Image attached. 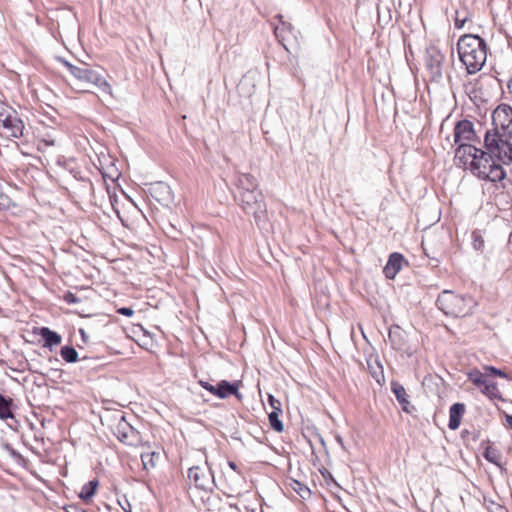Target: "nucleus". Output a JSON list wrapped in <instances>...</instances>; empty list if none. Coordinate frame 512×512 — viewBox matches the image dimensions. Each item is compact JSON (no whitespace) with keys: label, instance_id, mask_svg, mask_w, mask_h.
<instances>
[{"label":"nucleus","instance_id":"1","mask_svg":"<svg viewBox=\"0 0 512 512\" xmlns=\"http://www.w3.org/2000/svg\"><path fill=\"white\" fill-rule=\"evenodd\" d=\"M493 129L487 130L484 145L492 153L499 155V145L504 148L512 146V107L507 104L499 105L492 113Z\"/></svg>","mask_w":512,"mask_h":512},{"label":"nucleus","instance_id":"2","mask_svg":"<svg viewBox=\"0 0 512 512\" xmlns=\"http://www.w3.org/2000/svg\"><path fill=\"white\" fill-rule=\"evenodd\" d=\"M457 51L468 74H475L480 71L487 59V44L478 35L466 34L461 36L457 43Z\"/></svg>","mask_w":512,"mask_h":512},{"label":"nucleus","instance_id":"3","mask_svg":"<svg viewBox=\"0 0 512 512\" xmlns=\"http://www.w3.org/2000/svg\"><path fill=\"white\" fill-rule=\"evenodd\" d=\"M61 62L74 78L75 85L82 91L88 92L92 88H97L102 93L112 96L111 85L105 79L101 68L92 67L83 62L78 65L66 60H61Z\"/></svg>","mask_w":512,"mask_h":512},{"label":"nucleus","instance_id":"4","mask_svg":"<svg viewBox=\"0 0 512 512\" xmlns=\"http://www.w3.org/2000/svg\"><path fill=\"white\" fill-rule=\"evenodd\" d=\"M494 377H500L510 380V376L502 369L490 365H484L482 370L473 368L467 373V378L473 385L480 390L490 400L504 401L502 393L498 388Z\"/></svg>","mask_w":512,"mask_h":512},{"label":"nucleus","instance_id":"5","mask_svg":"<svg viewBox=\"0 0 512 512\" xmlns=\"http://www.w3.org/2000/svg\"><path fill=\"white\" fill-rule=\"evenodd\" d=\"M242 210L247 215H252L256 225L263 229L268 224L267 205L263 193L257 191H240L235 196Z\"/></svg>","mask_w":512,"mask_h":512},{"label":"nucleus","instance_id":"6","mask_svg":"<svg viewBox=\"0 0 512 512\" xmlns=\"http://www.w3.org/2000/svg\"><path fill=\"white\" fill-rule=\"evenodd\" d=\"M436 305L447 316L463 317L471 312L474 301L470 296L445 290L438 296Z\"/></svg>","mask_w":512,"mask_h":512},{"label":"nucleus","instance_id":"7","mask_svg":"<svg viewBox=\"0 0 512 512\" xmlns=\"http://www.w3.org/2000/svg\"><path fill=\"white\" fill-rule=\"evenodd\" d=\"M500 153H492L489 149L486 151H480L478 157H474L472 161V166L470 168V172L481 179L484 177V174L489 170V166L491 165V161H499L502 164L509 165L512 163V146H508V148L499 147Z\"/></svg>","mask_w":512,"mask_h":512},{"label":"nucleus","instance_id":"8","mask_svg":"<svg viewBox=\"0 0 512 512\" xmlns=\"http://www.w3.org/2000/svg\"><path fill=\"white\" fill-rule=\"evenodd\" d=\"M444 58V55L437 47L430 46L426 49L425 64L431 80L439 81L442 78Z\"/></svg>","mask_w":512,"mask_h":512},{"label":"nucleus","instance_id":"9","mask_svg":"<svg viewBox=\"0 0 512 512\" xmlns=\"http://www.w3.org/2000/svg\"><path fill=\"white\" fill-rule=\"evenodd\" d=\"M199 384L211 394L217 396L220 399H225L229 395H234L238 399H241L242 395L238 391V383H230L226 380H221L216 386L210 384L207 381H199Z\"/></svg>","mask_w":512,"mask_h":512},{"label":"nucleus","instance_id":"10","mask_svg":"<svg viewBox=\"0 0 512 512\" xmlns=\"http://www.w3.org/2000/svg\"><path fill=\"white\" fill-rule=\"evenodd\" d=\"M188 478L195 487L201 490H210L214 483L212 472L200 466L191 467L188 470Z\"/></svg>","mask_w":512,"mask_h":512},{"label":"nucleus","instance_id":"11","mask_svg":"<svg viewBox=\"0 0 512 512\" xmlns=\"http://www.w3.org/2000/svg\"><path fill=\"white\" fill-rule=\"evenodd\" d=\"M481 149L476 148L470 143H460L455 150V160L464 168L469 169L472 166L473 158L478 157Z\"/></svg>","mask_w":512,"mask_h":512},{"label":"nucleus","instance_id":"12","mask_svg":"<svg viewBox=\"0 0 512 512\" xmlns=\"http://www.w3.org/2000/svg\"><path fill=\"white\" fill-rule=\"evenodd\" d=\"M478 140L474 130L473 123L468 119L460 120L454 127V142L461 143L462 141L473 142Z\"/></svg>","mask_w":512,"mask_h":512},{"label":"nucleus","instance_id":"13","mask_svg":"<svg viewBox=\"0 0 512 512\" xmlns=\"http://www.w3.org/2000/svg\"><path fill=\"white\" fill-rule=\"evenodd\" d=\"M277 18L279 19V24L274 27V34L283 47L288 50V44L291 43L292 39L296 38L294 27L291 23L284 21L283 16L279 15Z\"/></svg>","mask_w":512,"mask_h":512},{"label":"nucleus","instance_id":"14","mask_svg":"<svg viewBox=\"0 0 512 512\" xmlns=\"http://www.w3.org/2000/svg\"><path fill=\"white\" fill-rule=\"evenodd\" d=\"M0 122L10 137L19 138L23 136L25 126L15 111H12V114L7 115L6 118L0 119Z\"/></svg>","mask_w":512,"mask_h":512},{"label":"nucleus","instance_id":"15","mask_svg":"<svg viewBox=\"0 0 512 512\" xmlns=\"http://www.w3.org/2000/svg\"><path fill=\"white\" fill-rule=\"evenodd\" d=\"M404 257L402 254L394 252L389 256V259L383 269L384 275L388 279H394L397 273L401 270Z\"/></svg>","mask_w":512,"mask_h":512},{"label":"nucleus","instance_id":"16","mask_svg":"<svg viewBox=\"0 0 512 512\" xmlns=\"http://www.w3.org/2000/svg\"><path fill=\"white\" fill-rule=\"evenodd\" d=\"M235 185L237 187L238 193L240 191H257V190H259L257 179L249 173H237L236 179H235Z\"/></svg>","mask_w":512,"mask_h":512},{"label":"nucleus","instance_id":"17","mask_svg":"<svg viewBox=\"0 0 512 512\" xmlns=\"http://www.w3.org/2000/svg\"><path fill=\"white\" fill-rule=\"evenodd\" d=\"M391 391L395 395L398 403L401 405L402 409L406 413H411L410 408H414L411 406L409 401V396L406 393V390L402 384H400L398 381H392L391 382Z\"/></svg>","mask_w":512,"mask_h":512},{"label":"nucleus","instance_id":"18","mask_svg":"<svg viewBox=\"0 0 512 512\" xmlns=\"http://www.w3.org/2000/svg\"><path fill=\"white\" fill-rule=\"evenodd\" d=\"M115 420L117 421V426L114 434L121 442H128L129 433L133 430L132 426L126 421L122 413H119L117 417H115Z\"/></svg>","mask_w":512,"mask_h":512},{"label":"nucleus","instance_id":"19","mask_svg":"<svg viewBox=\"0 0 512 512\" xmlns=\"http://www.w3.org/2000/svg\"><path fill=\"white\" fill-rule=\"evenodd\" d=\"M501 164L502 163L499 161H491L489 170L484 174V177H482L481 179L488 180L491 182H499L504 180L506 177V172Z\"/></svg>","mask_w":512,"mask_h":512},{"label":"nucleus","instance_id":"20","mask_svg":"<svg viewBox=\"0 0 512 512\" xmlns=\"http://www.w3.org/2000/svg\"><path fill=\"white\" fill-rule=\"evenodd\" d=\"M465 412V405L463 403H454L449 409V423L448 427L451 430H456L460 426L461 418Z\"/></svg>","mask_w":512,"mask_h":512},{"label":"nucleus","instance_id":"21","mask_svg":"<svg viewBox=\"0 0 512 512\" xmlns=\"http://www.w3.org/2000/svg\"><path fill=\"white\" fill-rule=\"evenodd\" d=\"M39 335L44 340V346L48 348H52L61 343V336L55 331L50 330L48 327L40 328Z\"/></svg>","mask_w":512,"mask_h":512},{"label":"nucleus","instance_id":"22","mask_svg":"<svg viewBox=\"0 0 512 512\" xmlns=\"http://www.w3.org/2000/svg\"><path fill=\"white\" fill-rule=\"evenodd\" d=\"M159 459V454L155 451L147 449V451L141 452V460L146 471L156 469Z\"/></svg>","mask_w":512,"mask_h":512},{"label":"nucleus","instance_id":"23","mask_svg":"<svg viewBox=\"0 0 512 512\" xmlns=\"http://www.w3.org/2000/svg\"><path fill=\"white\" fill-rule=\"evenodd\" d=\"M98 485L97 480L87 482L82 486L79 497L85 502L89 501L95 495Z\"/></svg>","mask_w":512,"mask_h":512},{"label":"nucleus","instance_id":"24","mask_svg":"<svg viewBox=\"0 0 512 512\" xmlns=\"http://www.w3.org/2000/svg\"><path fill=\"white\" fill-rule=\"evenodd\" d=\"M287 485L304 500L311 496V490L298 480L290 479Z\"/></svg>","mask_w":512,"mask_h":512},{"label":"nucleus","instance_id":"25","mask_svg":"<svg viewBox=\"0 0 512 512\" xmlns=\"http://www.w3.org/2000/svg\"><path fill=\"white\" fill-rule=\"evenodd\" d=\"M12 400L0 394V419L13 418L11 411Z\"/></svg>","mask_w":512,"mask_h":512},{"label":"nucleus","instance_id":"26","mask_svg":"<svg viewBox=\"0 0 512 512\" xmlns=\"http://www.w3.org/2000/svg\"><path fill=\"white\" fill-rule=\"evenodd\" d=\"M282 411H271L268 413V419L272 429L276 432H282L284 430V425L279 418V415Z\"/></svg>","mask_w":512,"mask_h":512},{"label":"nucleus","instance_id":"27","mask_svg":"<svg viewBox=\"0 0 512 512\" xmlns=\"http://www.w3.org/2000/svg\"><path fill=\"white\" fill-rule=\"evenodd\" d=\"M483 456L488 462L493 463L499 467L501 466V464H500L501 455L496 448L488 446L485 449Z\"/></svg>","mask_w":512,"mask_h":512},{"label":"nucleus","instance_id":"28","mask_svg":"<svg viewBox=\"0 0 512 512\" xmlns=\"http://www.w3.org/2000/svg\"><path fill=\"white\" fill-rule=\"evenodd\" d=\"M62 358L68 363H74L78 360V352L71 346H64L60 352Z\"/></svg>","mask_w":512,"mask_h":512},{"label":"nucleus","instance_id":"29","mask_svg":"<svg viewBox=\"0 0 512 512\" xmlns=\"http://www.w3.org/2000/svg\"><path fill=\"white\" fill-rule=\"evenodd\" d=\"M469 20V12L464 10H457L455 15L454 24L455 27L460 29L463 28L465 23Z\"/></svg>","mask_w":512,"mask_h":512},{"label":"nucleus","instance_id":"30","mask_svg":"<svg viewBox=\"0 0 512 512\" xmlns=\"http://www.w3.org/2000/svg\"><path fill=\"white\" fill-rule=\"evenodd\" d=\"M268 403L272 409L271 411H282L281 402L271 394L268 395Z\"/></svg>","mask_w":512,"mask_h":512},{"label":"nucleus","instance_id":"31","mask_svg":"<svg viewBox=\"0 0 512 512\" xmlns=\"http://www.w3.org/2000/svg\"><path fill=\"white\" fill-rule=\"evenodd\" d=\"M55 141L53 139H42L39 141L38 150L44 152L47 147L54 146Z\"/></svg>","mask_w":512,"mask_h":512},{"label":"nucleus","instance_id":"32","mask_svg":"<svg viewBox=\"0 0 512 512\" xmlns=\"http://www.w3.org/2000/svg\"><path fill=\"white\" fill-rule=\"evenodd\" d=\"M63 299L68 304H78L80 302V299L71 292L65 293Z\"/></svg>","mask_w":512,"mask_h":512},{"label":"nucleus","instance_id":"33","mask_svg":"<svg viewBox=\"0 0 512 512\" xmlns=\"http://www.w3.org/2000/svg\"><path fill=\"white\" fill-rule=\"evenodd\" d=\"M118 504L120 505L124 512H131L132 506L125 496L118 499Z\"/></svg>","mask_w":512,"mask_h":512},{"label":"nucleus","instance_id":"34","mask_svg":"<svg viewBox=\"0 0 512 512\" xmlns=\"http://www.w3.org/2000/svg\"><path fill=\"white\" fill-rule=\"evenodd\" d=\"M12 111L5 103L0 102V119L6 118L7 115H11Z\"/></svg>","mask_w":512,"mask_h":512},{"label":"nucleus","instance_id":"35","mask_svg":"<svg viewBox=\"0 0 512 512\" xmlns=\"http://www.w3.org/2000/svg\"><path fill=\"white\" fill-rule=\"evenodd\" d=\"M117 312L121 315L130 317L134 314V310L130 307H122L117 310Z\"/></svg>","mask_w":512,"mask_h":512},{"label":"nucleus","instance_id":"36","mask_svg":"<svg viewBox=\"0 0 512 512\" xmlns=\"http://www.w3.org/2000/svg\"><path fill=\"white\" fill-rule=\"evenodd\" d=\"M473 246L476 250H480L484 246V240L480 236H475Z\"/></svg>","mask_w":512,"mask_h":512},{"label":"nucleus","instance_id":"37","mask_svg":"<svg viewBox=\"0 0 512 512\" xmlns=\"http://www.w3.org/2000/svg\"><path fill=\"white\" fill-rule=\"evenodd\" d=\"M164 193L168 194V195H169V197H170V202H173L174 197H173V193H172L171 187H170L169 185H164V184L162 183V195H163Z\"/></svg>","mask_w":512,"mask_h":512},{"label":"nucleus","instance_id":"38","mask_svg":"<svg viewBox=\"0 0 512 512\" xmlns=\"http://www.w3.org/2000/svg\"><path fill=\"white\" fill-rule=\"evenodd\" d=\"M506 421L509 427L512 429V415H506Z\"/></svg>","mask_w":512,"mask_h":512},{"label":"nucleus","instance_id":"39","mask_svg":"<svg viewBox=\"0 0 512 512\" xmlns=\"http://www.w3.org/2000/svg\"><path fill=\"white\" fill-rule=\"evenodd\" d=\"M228 465H229V467H230V468H232L233 470H236V469H237L236 464H235L234 462H232V461H229Z\"/></svg>","mask_w":512,"mask_h":512},{"label":"nucleus","instance_id":"40","mask_svg":"<svg viewBox=\"0 0 512 512\" xmlns=\"http://www.w3.org/2000/svg\"><path fill=\"white\" fill-rule=\"evenodd\" d=\"M389 339H390V341L394 342V340H393V333H392V331H390V332H389Z\"/></svg>","mask_w":512,"mask_h":512},{"label":"nucleus","instance_id":"41","mask_svg":"<svg viewBox=\"0 0 512 512\" xmlns=\"http://www.w3.org/2000/svg\"><path fill=\"white\" fill-rule=\"evenodd\" d=\"M72 506L66 509V512H76L75 510L71 509Z\"/></svg>","mask_w":512,"mask_h":512}]
</instances>
